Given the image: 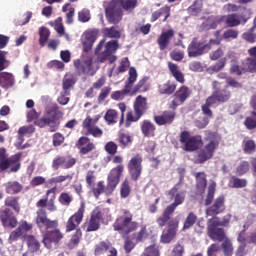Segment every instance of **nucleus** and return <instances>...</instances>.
<instances>
[{"label": "nucleus", "mask_w": 256, "mask_h": 256, "mask_svg": "<svg viewBox=\"0 0 256 256\" xmlns=\"http://www.w3.org/2000/svg\"><path fill=\"white\" fill-rule=\"evenodd\" d=\"M97 41V31H87L82 35L83 54L82 61L75 60L74 67L79 75H90L93 77L97 73V66L93 63V56L89 54L90 49H93V43Z\"/></svg>", "instance_id": "f257e3e1"}, {"label": "nucleus", "mask_w": 256, "mask_h": 256, "mask_svg": "<svg viewBox=\"0 0 256 256\" xmlns=\"http://www.w3.org/2000/svg\"><path fill=\"white\" fill-rule=\"evenodd\" d=\"M36 224L41 231H43V229L46 230V232L43 234L42 240V243L46 249H51L53 245H57V243L63 239V234H61V232L56 228L57 221L49 220L47 218V212H45V209L41 208L37 211Z\"/></svg>", "instance_id": "f03ea898"}, {"label": "nucleus", "mask_w": 256, "mask_h": 256, "mask_svg": "<svg viewBox=\"0 0 256 256\" xmlns=\"http://www.w3.org/2000/svg\"><path fill=\"white\" fill-rule=\"evenodd\" d=\"M123 169V165H119L110 171V173L108 174L106 188L103 185V182H99L97 184V188L93 189V194L96 199H99V195H101L102 193L111 195V193L115 191L117 185H119V179L121 178V173H123Z\"/></svg>", "instance_id": "7ed1b4c3"}, {"label": "nucleus", "mask_w": 256, "mask_h": 256, "mask_svg": "<svg viewBox=\"0 0 256 256\" xmlns=\"http://www.w3.org/2000/svg\"><path fill=\"white\" fill-rule=\"evenodd\" d=\"M119 44L116 40H112L105 45V40H101L96 47L95 53L98 57L99 63L104 61H109V63H115L117 61V56L115 52L117 51Z\"/></svg>", "instance_id": "20e7f679"}, {"label": "nucleus", "mask_w": 256, "mask_h": 256, "mask_svg": "<svg viewBox=\"0 0 256 256\" xmlns=\"http://www.w3.org/2000/svg\"><path fill=\"white\" fill-rule=\"evenodd\" d=\"M214 93L210 97L207 98L205 105L202 106L203 115H207L208 117H212L213 112H211V107L213 105H217V103H225V101L229 100L230 93L229 91H219V82H213Z\"/></svg>", "instance_id": "39448f33"}, {"label": "nucleus", "mask_w": 256, "mask_h": 256, "mask_svg": "<svg viewBox=\"0 0 256 256\" xmlns=\"http://www.w3.org/2000/svg\"><path fill=\"white\" fill-rule=\"evenodd\" d=\"M230 220V215L225 216L223 220H219V218L210 219L208 221L209 237H211L213 241H223V239H225V231L223 230V228L219 227H227Z\"/></svg>", "instance_id": "423d86ee"}, {"label": "nucleus", "mask_w": 256, "mask_h": 256, "mask_svg": "<svg viewBox=\"0 0 256 256\" xmlns=\"http://www.w3.org/2000/svg\"><path fill=\"white\" fill-rule=\"evenodd\" d=\"M205 141H208V143L198 154L199 163H205V161L211 159L213 153H215V149L219 147V138L211 131H205Z\"/></svg>", "instance_id": "0eeeda50"}, {"label": "nucleus", "mask_w": 256, "mask_h": 256, "mask_svg": "<svg viewBox=\"0 0 256 256\" xmlns=\"http://www.w3.org/2000/svg\"><path fill=\"white\" fill-rule=\"evenodd\" d=\"M20 159L21 153L9 158L7 150L5 148H0V171H7V169H10L9 173H17V171L21 169Z\"/></svg>", "instance_id": "6e6552de"}, {"label": "nucleus", "mask_w": 256, "mask_h": 256, "mask_svg": "<svg viewBox=\"0 0 256 256\" xmlns=\"http://www.w3.org/2000/svg\"><path fill=\"white\" fill-rule=\"evenodd\" d=\"M133 216L128 212L125 213L124 216H121L116 220L113 227L115 231H119L122 237H127L131 232L135 231L139 224L137 222L132 221Z\"/></svg>", "instance_id": "1a4fd4ad"}, {"label": "nucleus", "mask_w": 256, "mask_h": 256, "mask_svg": "<svg viewBox=\"0 0 256 256\" xmlns=\"http://www.w3.org/2000/svg\"><path fill=\"white\" fill-rule=\"evenodd\" d=\"M180 143L184 146V151H197V148L203 144V140L200 135L191 136L189 132L183 131L180 135Z\"/></svg>", "instance_id": "9d476101"}, {"label": "nucleus", "mask_w": 256, "mask_h": 256, "mask_svg": "<svg viewBox=\"0 0 256 256\" xmlns=\"http://www.w3.org/2000/svg\"><path fill=\"white\" fill-rule=\"evenodd\" d=\"M135 81H137V70L132 67L129 69V78L124 89L113 92L111 98L114 99V101H121V99L125 98V95H131V87H133Z\"/></svg>", "instance_id": "9b49d317"}, {"label": "nucleus", "mask_w": 256, "mask_h": 256, "mask_svg": "<svg viewBox=\"0 0 256 256\" xmlns=\"http://www.w3.org/2000/svg\"><path fill=\"white\" fill-rule=\"evenodd\" d=\"M106 17L109 23L117 25L121 19H123V10L119 6V1L112 0L109 6L106 8Z\"/></svg>", "instance_id": "f8f14e48"}, {"label": "nucleus", "mask_w": 256, "mask_h": 256, "mask_svg": "<svg viewBox=\"0 0 256 256\" xmlns=\"http://www.w3.org/2000/svg\"><path fill=\"white\" fill-rule=\"evenodd\" d=\"M141 163H143V158L139 154L133 156L128 163V171L133 181H137L141 177V172L143 171Z\"/></svg>", "instance_id": "ddd939ff"}, {"label": "nucleus", "mask_w": 256, "mask_h": 256, "mask_svg": "<svg viewBox=\"0 0 256 256\" xmlns=\"http://www.w3.org/2000/svg\"><path fill=\"white\" fill-rule=\"evenodd\" d=\"M181 185L176 184L169 192L171 201H174L171 205L167 206V209L175 211L179 205H183L185 201V192L180 189Z\"/></svg>", "instance_id": "4468645a"}, {"label": "nucleus", "mask_w": 256, "mask_h": 256, "mask_svg": "<svg viewBox=\"0 0 256 256\" xmlns=\"http://www.w3.org/2000/svg\"><path fill=\"white\" fill-rule=\"evenodd\" d=\"M56 115L57 111L55 110L47 111V114L43 118L37 120L35 125L41 128L48 126L50 127L51 132H55L57 129H59V123L55 121Z\"/></svg>", "instance_id": "2eb2a0df"}, {"label": "nucleus", "mask_w": 256, "mask_h": 256, "mask_svg": "<svg viewBox=\"0 0 256 256\" xmlns=\"http://www.w3.org/2000/svg\"><path fill=\"white\" fill-rule=\"evenodd\" d=\"M146 110L147 100L142 96H138L134 104L135 116L132 113H128L127 121H139V119H141V116L143 115V113H145Z\"/></svg>", "instance_id": "dca6fc26"}, {"label": "nucleus", "mask_w": 256, "mask_h": 256, "mask_svg": "<svg viewBox=\"0 0 256 256\" xmlns=\"http://www.w3.org/2000/svg\"><path fill=\"white\" fill-rule=\"evenodd\" d=\"M168 229L164 230L161 235L162 243H171L177 235V229H179V220L177 218L168 221Z\"/></svg>", "instance_id": "f3484780"}, {"label": "nucleus", "mask_w": 256, "mask_h": 256, "mask_svg": "<svg viewBox=\"0 0 256 256\" xmlns=\"http://www.w3.org/2000/svg\"><path fill=\"white\" fill-rule=\"evenodd\" d=\"M210 50L211 46L209 44H203L201 42H198L197 40H193L188 46V56L199 57Z\"/></svg>", "instance_id": "a211bd4d"}, {"label": "nucleus", "mask_w": 256, "mask_h": 256, "mask_svg": "<svg viewBox=\"0 0 256 256\" xmlns=\"http://www.w3.org/2000/svg\"><path fill=\"white\" fill-rule=\"evenodd\" d=\"M0 221L3 227H10L11 229L17 227V217L9 208L0 209Z\"/></svg>", "instance_id": "6ab92c4d"}, {"label": "nucleus", "mask_w": 256, "mask_h": 256, "mask_svg": "<svg viewBox=\"0 0 256 256\" xmlns=\"http://www.w3.org/2000/svg\"><path fill=\"white\" fill-rule=\"evenodd\" d=\"M85 213V203H81V207L79 210L69 218L67 224H66V231H75L77 227L81 224V221H83V214Z\"/></svg>", "instance_id": "aec40b11"}, {"label": "nucleus", "mask_w": 256, "mask_h": 256, "mask_svg": "<svg viewBox=\"0 0 256 256\" xmlns=\"http://www.w3.org/2000/svg\"><path fill=\"white\" fill-rule=\"evenodd\" d=\"M101 219H103V212L99 208L93 210L90 220L87 222V231H97L99 229Z\"/></svg>", "instance_id": "412c9836"}, {"label": "nucleus", "mask_w": 256, "mask_h": 256, "mask_svg": "<svg viewBox=\"0 0 256 256\" xmlns=\"http://www.w3.org/2000/svg\"><path fill=\"white\" fill-rule=\"evenodd\" d=\"M224 210L225 198L223 196H220L215 200L214 205L206 210V216L213 217L215 215H219V213H223Z\"/></svg>", "instance_id": "4be33fe9"}, {"label": "nucleus", "mask_w": 256, "mask_h": 256, "mask_svg": "<svg viewBox=\"0 0 256 256\" xmlns=\"http://www.w3.org/2000/svg\"><path fill=\"white\" fill-rule=\"evenodd\" d=\"M15 85V77L8 72H0V87L9 89Z\"/></svg>", "instance_id": "5701e85b"}, {"label": "nucleus", "mask_w": 256, "mask_h": 256, "mask_svg": "<svg viewBox=\"0 0 256 256\" xmlns=\"http://www.w3.org/2000/svg\"><path fill=\"white\" fill-rule=\"evenodd\" d=\"M190 94L191 92L189 91V88H187L186 86H182L175 94L173 106L177 107V105H181V103H183Z\"/></svg>", "instance_id": "b1692460"}, {"label": "nucleus", "mask_w": 256, "mask_h": 256, "mask_svg": "<svg viewBox=\"0 0 256 256\" xmlns=\"http://www.w3.org/2000/svg\"><path fill=\"white\" fill-rule=\"evenodd\" d=\"M154 119L157 125H167L169 123H173V120L175 119V112L166 111L162 115L155 116Z\"/></svg>", "instance_id": "393cba45"}, {"label": "nucleus", "mask_w": 256, "mask_h": 256, "mask_svg": "<svg viewBox=\"0 0 256 256\" xmlns=\"http://www.w3.org/2000/svg\"><path fill=\"white\" fill-rule=\"evenodd\" d=\"M173 35H174L173 30H168L166 32H163L159 36L157 43H158L161 51H165V49H167V46L169 45V41L171 40Z\"/></svg>", "instance_id": "a878e982"}, {"label": "nucleus", "mask_w": 256, "mask_h": 256, "mask_svg": "<svg viewBox=\"0 0 256 256\" xmlns=\"http://www.w3.org/2000/svg\"><path fill=\"white\" fill-rule=\"evenodd\" d=\"M222 21L227 25V27H239L241 25V19L239 14H229L227 16H221Z\"/></svg>", "instance_id": "bb28decb"}, {"label": "nucleus", "mask_w": 256, "mask_h": 256, "mask_svg": "<svg viewBox=\"0 0 256 256\" xmlns=\"http://www.w3.org/2000/svg\"><path fill=\"white\" fill-rule=\"evenodd\" d=\"M5 191L8 195H17L23 191V186L17 181H10L5 184Z\"/></svg>", "instance_id": "cd10ccee"}, {"label": "nucleus", "mask_w": 256, "mask_h": 256, "mask_svg": "<svg viewBox=\"0 0 256 256\" xmlns=\"http://www.w3.org/2000/svg\"><path fill=\"white\" fill-rule=\"evenodd\" d=\"M168 69L178 83H185V76H183V73L179 71V66H177V64L169 62Z\"/></svg>", "instance_id": "c85d7f7f"}, {"label": "nucleus", "mask_w": 256, "mask_h": 256, "mask_svg": "<svg viewBox=\"0 0 256 256\" xmlns=\"http://www.w3.org/2000/svg\"><path fill=\"white\" fill-rule=\"evenodd\" d=\"M111 249H115L111 246V243L103 241L95 246L94 254L96 256H101V255H105V253L109 251L111 255Z\"/></svg>", "instance_id": "c756f323"}, {"label": "nucleus", "mask_w": 256, "mask_h": 256, "mask_svg": "<svg viewBox=\"0 0 256 256\" xmlns=\"http://www.w3.org/2000/svg\"><path fill=\"white\" fill-rule=\"evenodd\" d=\"M221 21V16H210L207 18V20L202 22V26L204 29H217V25H219Z\"/></svg>", "instance_id": "7c9ffc66"}, {"label": "nucleus", "mask_w": 256, "mask_h": 256, "mask_svg": "<svg viewBox=\"0 0 256 256\" xmlns=\"http://www.w3.org/2000/svg\"><path fill=\"white\" fill-rule=\"evenodd\" d=\"M75 83H77V76L73 73H67L63 79L64 91H69V89H71Z\"/></svg>", "instance_id": "2f4dec72"}, {"label": "nucleus", "mask_w": 256, "mask_h": 256, "mask_svg": "<svg viewBox=\"0 0 256 256\" xmlns=\"http://www.w3.org/2000/svg\"><path fill=\"white\" fill-rule=\"evenodd\" d=\"M142 133L145 137H152L155 135V125L148 120H144L141 125Z\"/></svg>", "instance_id": "473e14b6"}, {"label": "nucleus", "mask_w": 256, "mask_h": 256, "mask_svg": "<svg viewBox=\"0 0 256 256\" xmlns=\"http://www.w3.org/2000/svg\"><path fill=\"white\" fill-rule=\"evenodd\" d=\"M25 239H26L28 249L29 251H31V253H36V251H39L41 245L39 244V241H37L35 236L28 235L25 237Z\"/></svg>", "instance_id": "72a5a7b5"}, {"label": "nucleus", "mask_w": 256, "mask_h": 256, "mask_svg": "<svg viewBox=\"0 0 256 256\" xmlns=\"http://www.w3.org/2000/svg\"><path fill=\"white\" fill-rule=\"evenodd\" d=\"M196 177V187L199 193H203L205 191V187H207V179H205V173L199 172L195 174Z\"/></svg>", "instance_id": "f704fd0d"}, {"label": "nucleus", "mask_w": 256, "mask_h": 256, "mask_svg": "<svg viewBox=\"0 0 256 256\" xmlns=\"http://www.w3.org/2000/svg\"><path fill=\"white\" fill-rule=\"evenodd\" d=\"M5 207H11L16 213L21 211V206L19 205V201L16 197L8 196L4 200Z\"/></svg>", "instance_id": "c9c22d12"}, {"label": "nucleus", "mask_w": 256, "mask_h": 256, "mask_svg": "<svg viewBox=\"0 0 256 256\" xmlns=\"http://www.w3.org/2000/svg\"><path fill=\"white\" fill-rule=\"evenodd\" d=\"M55 191H57L56 187L48 190L46 193L47 197L50 195V200L46 203V208L51 212L57 211V206H55Z\"/></svg>", "instance_id": "e433bc0d"}, {"label": "nucleus", "mask_w": 256, "mask_h": 256, "mask_svg": "<svg viewBox=\"0 0 256 256\" xmlns=\"http://www.w3.org/2000/svg\"><path fill=\"white\" fill-rule=\"evenodd\" d=\"M243 63L242 70L250 73H256V58H247Z\"/></svg>", "instance_id": "4c0bfd02"}, {"label": "nucleus", "mask_w": 256, "mask_h": 256, "mask_svg": "<svg viewBox=\"0 0 256 256\" xmlns=\"http://www.w3.org/2000/svg\"><path fill=\"white\" fill-rule=\"evenodd\" d=\"M195 223H197V215H195V213L193 212H190L184 221L182 231H187V229H191V227H193Z\"/></svg>", "instance_id": "58836bf2"}, {"label": "nucleus", "mask_w": 256, "mask_h": 256, "mask_svg": "<svg viewBox=\"0 0 256 256\" xmlns=\"http://www.w3.org/2000/svg\"><path fill=\"white\" fill-rule=\"evenodd\" d=\"M175 89H176V86H175V83L173 82H166L159 86L160 93L165 95H171V93L175 92Z\"/></svg>", "instance_id": "ea45409f"}, {"label": "nucleus", "mask_w": 256, "mask_h": 256, "mask_svg": "<svg viewBox=\"0 0 256 256\" xmlns=\"http://www.w3.org/2000/svg\"><path fill=\"white\" fill-rule=\"evenodd\" d=\"M119 6L120 9L123 7L125 11H128V13H131L135 7H137V0H120Z\"/></svg>", "instance_id": "a19ab883"}, {"label": "nucleus", "mask_w": 256, "mask_h": 256, "mask_svg": "<svg viewBox=\"0 0 256 256\" xmlns=\"http://www.w3.org/2000/svg\"><path fill=\"white\" fill-rule=\"evenodd\" d=\"M173 210L166 208L163 212V215L157 219V223L160 227H165V224L169 219H171V215H173Z\"/></svg>", "instance_id": "79ce46f5"}, {"label": "nucleus", "mask_w": 256, "mask_h": 256, "mask_svg": "<svg viewBox=\"0 0 256 256\" xmlns=\"http://www.w3.org/2000/svg\"><path fill=\"white\" fill-rule=\"evenodd\" d=\"M202 9H203V0H196L188 8V12L190 13V15H199V13H201Z\"/></svg>", "instance_id": "37998d69"}, {"label": "nucleus", "mask_w": 256, "mask_h": 256, "mask_svg": "<svg viewBox=\"0 0 256 256\" xmlns=\"http://www.w3.org/2000/svg\"><path fill=\"white\" fill-rule=\"evenodd\" d=\"M241 13L238 14V17L241 21V23H243V25H245V23H247V21H249V19H251V15H253V12L251 11L250 8H240Z\"/></svg>", "instance_id": "c03bdc74"}, {"label": "nucleus", "mask_w": 256, "mask_h": 256, "mask_svg": "<svg viewBox=\"0 0 256 256\" xmlns=\"http://www.w3.org/2000/svg\"><path fill=\"white\" fill-rule=\"evenodd\" d=\"M39 35H40V39H39L40 46L45 47V43H47L49 39V35H51V32L49 31V29L45 27H41L39 30Z\"/></svg>", "instance_id": "a18cd8bd"}, {"label": "nucleus", "mask_w": 256, "mask_h": 256, "mask_svg": "<svg viewBox=\"0 0 256 256\" xmlns=\"http://www.w3.org/2000/svg\"><path fill=\"white\" fill-rule=\"evenodd\" d=\"M103 33L105 37H109L110 39H117L121 37V32H119L115 27L104 28Z\"/></svg>", "instance_id": "49530a36"}, {"label": "nucleus", "mask_w": 256, "mask_h": 256, "mask_svg": "<svg viewBox=\"0 0 256 256\" xmlns=\"http://www.w3.org/2000/svg\"><path fill=\"white\" fill-rule=\"evenodd\" d=\"M104 118L108 125H115V123H117V111L108 110Z\"/></svg>", "instance_id": "de8ad7c7"}, {"label": "nucleus", "mask_w": 256, "mask_h": 256, "mask_svg": "<svg viewBox=\"0 0 256 256\" xmlns=\"http://www.w3.org/2000/svg\"><path fill=\"white\" fill-rule=\"evenodd\" d=\"M215 187H217V184L215 182H211L208 187V194L205 205H211V203L213 202V197H215Z\"/></svg>", "instance_id": "09e8293b"}, {"label": "nucleus", "mask_w": 256, "mask_h": 256, "mask_svg": "<svg viewBox=\"0 0 256 256\" xmlns=\"http://www.w3.org/2000/svg\"><path fill=\"white\" fill-rule=\"evenodd\" d=\"M231 187H234V189H241L243 187H247V180L237 178V177H232V180L230 181Z\"/></svg>", "instance_id": "8fccbe9b"}, {"label": "nucleus", "mask_w": 256, "mask_h": 256, "mask_svg": "<svg viewBox=\"0 0 256 256\" xmlns=\"http://www.w3.org/2000/svg\"><path fill=\"white\" fill-rule=\"evenodd\" d=\"M148 81V78L147 77H144L142 78L138 84L133 88L131 87V92H130V95H135V93H141V91H145V83H147Z\"/></svg>", "instance_id": "3c124183"}, {"label": "nucleus", "mask_w": 256, "mask_h": 256, "mask_svg": "<svg viewBox=\"0 0 256 256\" xmlns=\"http://www.w3.org/2000/svg\"><path fill=\"white\" fill-rule=\"evenodd\" d=\"M230 73H233L234 75H243V73H245V70H243V62H242V65L239 66V64H237V61L232 60Z\"/></svg>", "instance_id": "603ef678"}, {"label": "nucleus", "mask_w": 256, "mask_h": 256, "mask_svg": "<svg viewBox=\"0 0 256 256\" xmlns=\"http://www.w3.org/2000/svg\"><path fill=\"white\" fill-rule=\"evenodd\" d=\"M209 117L211 116H202L194 121L195 127H198V129H205L207 125H209Z\"/></svg>", "instance_id": "864d4df0"}, {"label": "nucleus", "mask_w": 256, "mask_h": 256, "mask_svg": "<svg viewBox=\"0 0 256 256\" xmlns=\"http://www.w3.org/2000/svg\"><path fill=\"white\" fill-rule=\"evenodd\" d=\"M222 248L226 256L233 255V243H231V240L225 239L224 242L222 243Z\"/></svg>", "instance_id": "5fc2aeb1"}, {"label": "nucleus", "mask_w": 256, "mask_h": 256, "mask_svg": "<svg viewBox=\"0 0 256 256\" xmlns=\"http://www.w3.org/2000/svg\"><path fill=\"white\" fill-rule=\"evenodd\" d=\"M71 179H73L72 175L56 176L54 178H50L48 180V183H50V185H53L57 183H63L64 181H71Z\"/></svg>", "instance_id": "6e6d98bb"}, {"label": "nucleus", "mask_w": 256, "mask_h": 256, "mask_svg": "<svg viewBox=\"0 0 256 256\" xmlns=\"http://www.w3.org/2000/svg\"><path fill=\"white\" fill-rule=\"evenodd\" d=\"M91 19V12L88 9H83L78 13V21L87 23Z\"/></svg>", "instance_id": "4d7b16f0"}, {"label": "nucleus", "mask_w": 256, "mask_h": 256, "mask_svg": "<svg viewBox=\"0 0 256 256\" xmlns=\"http://www.w3.org/2000/svg\"><path fill=\"white\" fill-rule=\"evenodd\" d=\"M242 38L245 41H248V43H255V41H256V30H253V28H251L248 32H245L242 35Z\"/></svg>", "instance_id": "13d9d810"}, {"label": "nucleus", "mask_w": 256, "mask_h": 256, "mask_svg": "<svg viewBox=\"0 0 256 256\" xmlns=\"http://www.w3.org/2000/svg\"><path fill=\"white\" fill-rule=\"evenodd\" d=\"M224 39L231 41L232 39H237L239 37V31L228 29L223 33Z\"/></svg>", "instance_id": "bf43d9fd"}, {"label": "nucleus", "mask_w": 256, "mask_h": 256, "mask_svg": "<svg viewBox=\"0 0 256 256\" xmlns=\"http://www.w3.org/2000/svg\"><path fill=\"white\" fill-rule=\"evenodd\" d=\"M71 201H73V197H71V195H69L68 193H62L59 196V203H61V205L69 207V205H71Z\"/></svg>", "instance_id": "052dcab7"}, {"label": "nucleus", "mask_w": 256, "mask_h": 256, "mask_svg": "<svg viewBox=\"0 0 256 256\" xmlns=\"http://www.w3.org/2000/svg\"><path fill=\"white\" fill-rule=\"evenodd\" d=\"M33 229V224L28 223L27 221H22L18 226V231L22 233V235H25L28 231H31Z\"/></svg>", "instance_id": "680f3d73"}, {"label": "nucleus", "mask_w": 256, "mask_h": 256, "mask_svg": "<svg viewBox=\"0 0 256 256\" xmlns=\"http://www.w3.org/2000/svg\"><path fill=\"white\" fill-rule=\"evenodd\" d=\"M255 149H256V145H255V142L253 140H247L244 143L245 153H248V154L255 153Z\"/></svg>", "instance_id": "e2e57ef3"}, {"label": "nucleus", "mask_w": 256, "mask_h": 256, "mask_svg": "<svg viewBox=\"0 0 256 256\" xmlns=\"http://www.w3.org/2000/svg\"><path fill=\"white\" fill-rule=\"evenodd\" d=\"M237 174L238 175H245L249 171V162L243 161L237 167Z\"/></svg>", "instance_id": "0e129e2a"}, {"label": "nucleus", "mask_w": 256, "mask_h": 256, "mask_svg": "<svg viewBox=\"0 0 256 256\" xmlns=\"http://www.w3.org/2000/svg\"><path fill=\"white\" fill-rule=\"evenodd\" d=\"M142 256H159V250L155 245L146 248Z\"/></svg>", "instance_id": "69168bd1"}, {"label": "nucleus", "mask_w": 256, "mask_h": 256, "mask_svg": "<svg viewBox=\"0 0 256 256\" xmlns=\"http://www.w3.org/2000/svg\"><path fill=\"white\" fill-rule=\"evenodd\" d=\"M245 126L247 127V129H255V127H256V113L255 112H253L252 117H249L246 119Z\"/></svg>", "instance_id": "338daca9"}, {"label": "nucleus", "mask_w": 256, "mask_h": 256, "mask_svg": "<svg viewBox=\"0 0 256 256\" xmlns=\"http://www.w3.org/2000/svg\"><path fill=\"white\" fill-rule=\"evenodd\" d=\"M221 251V246L218 244H212L207 250V256H217V253Z\"/></svg>", "instance_id": "774afa93"}]
</instances>
